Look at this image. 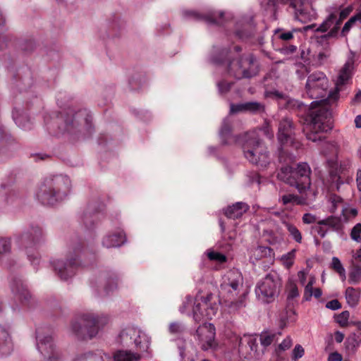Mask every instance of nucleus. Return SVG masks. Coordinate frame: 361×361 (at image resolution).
Masks as SVG:
<instances>
[{"mask_svg": "<svg viewBox=\"0 0 361 361\" xmlns=\"http://www.w3.org/2000/svg\"><path fill=\"white\" fill-rule=\"evenodd\" d=\"M329 82L326 75L320 71L310 74L305 89L307 95L316 100L311 103L310 122L306 126L307 140L317 142L322 140L320 133H326L332 128L331 112L328 104L338 99L337 92L328 91Z\"/></svg>", "mask_w": 361, "mask_h": 361, "instance_id": "obj_1", "label": "nucleus"}, {"mask_svg": "<svg viewBox=\"0 0 361 361\" xmlns=\"http://www.w3.org/2000/svg\"><path fill=\"white\" fill-rule=\"evenodd\" d=\"M221 141L225 145L238 142L242 145L245 157L251 163L260 167H266L269 164L267 148L258 137L256 130L246 133L241 137L231 135V124L228 118L224 121L220 130Z\"/></svg>", "mask_w": 361, "mask_h": 361, "instance_id": "obj_2", "label": "nucleus"}, {"mask_svg": "<svg viewBox=\"0 0 361 361\" xmlns=\"http://www.w3.org/2000/svg\"><path fill=\"white\" fill-rule=\"evenodd\" d=\"M224 304L230 312L245 306L247 292L243 290V277L238 269H233L222 276L220 285Z\"/></svg>", "mask_w": 361, "mask_h": 361, "instance_id": "obj_3", "label": "nucleus"}, {"mask_svg": "<svg viewBox=\"0 0 361 361\" xmlns=\"http://www.w3.org/2000/svg\"><path fill=\"white\" fill-rule=\"evenodd\" d=\"M212 294H207L206 297L198 294L195 298L188 295L179 307V311L181 314L192 317L196 322L212 319L218 310L216 304H212Z\"/></svg>", "mask_w": 361, "mask_h": 361, "instance_id": "obj_4", "label": "nucleus"}, {"mask_svg": "<svg viewBox=\"0 0 361 361\" xmlns=\"http://www.w3.org/2000/svg\"><path fill=\"white\" fill-rule=\"evenodd\" d=\"M71 180L67 176H58L43 183L36 197L44 204H54L63 200L71 190Z\"/></svg>", "mask_w": 361, "mask_h": 361, "instance_id": "obj_5", "label": "nucleus"}, {"mask_svg": "<svg viewBox=\"0 0 361 361\" xmlns=\"http://www.w3.org/2000/svg\"><path fill=\"white\" fill-rule=\"evenodd\" d=\"M311 169L307 163H300L293 169L290 166L282 167L278 173V178L284 183L294 186L301 194L310 189Z\"/></svg>", "mask_w": 361, "mask_h": 361, "instance_id": "obj_6", "label": "nucleus"}, {"mask_svg": "<svg viewBox=\"0 0 361 361\" xmlns=\"http://www.w3.org/2000/svg\"><path fill=\"white\" fill-rule=\"evenodd\" d=\"M108 319L105 315H96L90 312H82L73 321L71 328L78 337L91 338L97 335L99 326L106 324Z\"/></svg>", "mask_w": 361, "mask_h": 361, "instance_id": "obj_7", "label": "nucleus"}, {"mask_svg": "<svg viewBox=\"0 0 361 361\" xmlns=\"http://www.w3.org/2000/svg\"><path fill=\"white\" fill-rule=\"evenodd\" d=\"M258 73V63L253 55L244 54L237 56L229 60L226 68V74L236 80L250 78Z\"/></svg>", "mask_w": 361, "mask_h": 361, "instance_id": "obj_8", "label": "nucleus"}, {"mask_svg": "<svg viewBox=\"0 0 361 361\" xmlns=\"http://www.w3.org/2000/svg\"><path fill=\"white\" fill-rule=\"evenodd\" d=\"M43 239L42 230L39 226H31L23 233L15 235V243L19 247H23L31 264L36 267L39 264V255L35 247Z\"/></svg>", "mask_w": 361, "mask_h": 361, "instance_id": "obj_9", "label": "nucleus"}, {"mask_svg": "<svg viewBox=\"0 0 361 361\" xmlns=\"http://www.w3.org/2000/svg\"><path fill=\"white\" fill-rule=\"evenodd\" d=\"M281 285V279L276 272L267 274L255 286L257 298L264 303L274 301L279 295Z\"/></svg>", "mask_w": 361, "mask_h": 361, "instance_id": "obj_10", "label": "nucleus"}, {"mask_svg": "<svg viewBox=\"0 0 361 361\" xmlns=\"http://www.w3.org/2000/svg\"><path fill=\"white\" fill-rule=\"evenodd\" d=\"M312 1L313 0H269L268 4L277 7L280 4L289 3L293 9L295 18L305 23L317 18V12L312 7Z\"/></svg>", "mask_w": 361, "mask_h": 361, "instance_id": "obj_11", "label": "nucleus"}, {"mask_svg": "<svg viewBox=\"0 0 361 361\" xmlns=\"http://www.w3.org/2000/svg\"><path fill=\"white\" fill-rule=\"evenodd\" d=\"M80 252V248L77 247L72 251H69L66 262L61 259L52 261L51 263L55 271L62 280H68L74 275L76 267L80 264V262L77 259Z\"/></svg>", "mask_w": 361, "mask_h": 361, "instance_id": "obj_12", "label": "nucleus"}, {"mask_svg": "<svg viewBox=\"0 0 361 361\" xmlns=\"http://www.w3.org/2000/svg\"><path fill=\"white\" fill-rule=\"evenodd\" d=\"M37 348L47 361H56L60 357L54 343L52 336L43 329L36 331Z\"/></svg>", "mask_w": 361, "mask_h": 361, "instance_id": "obj_13", "label": "nucleus"}, {"mask_svg": "<svg viewBox=\"0 0 361 361\" xmlns=\"http://www.w3.org/2000/svg\"><path fill=\"white\" fill-rule=\"evenodd\" d=\"M338 8L337 7H329L327 8L326 11L328 13V16L323 20V22L319 24H312L304 27L305 31L307 32L309 30H312L314 32H321L324 33L328 32L324 37L326 38H332L336 37L338 33H336L335 35H330V33L334 27L337 26L338 23Z\"/></svg>", "mask_w": 361, "mask_h": 361, "instance_id": "obj_14", "label": "nucleus"}, {"mask_svg": "<svg viewBox=\"0 0 361 361\" xmlns=\"http://www.w3.org/2000/svg\"><path fill=\"white\" fill-rule=\"evenodd\" d=\"M196 337L201 348L204 350L214 348L216 345L215 341V328L212 324L204 323L196 331Z\"/></svg>", "mask_w": 361, "mask_h": 361, "instance_id": "obj_15", "label": "nucleus"}, {"mask_svg": "<svg viewBox=\"0 0 361 361\" xmlns=\"http://www.w3.org/2000/svg\"><path fill=\"white\" fill-rule=\"evenodd\" d=\"M121 338L125 339L130 337L133 340L135 345L140 352H145L149 346L150 338L145 332L141 329L130 326L123 330L120 334Z\"/></svg>", "mask_w": 361, "mask_h": 361, "instance_id": "obj_16", "label": "nucleus"}, {"mask_svg": "<svg viewBox=\"0 0 361 361\" xmlns=\"http://www.w3.org/2000/svg\"><path fill=\"white\" fill-rule=\"evenodd\" d=\"M293 126L292 121L288 118L282 119L279 125L278 140L282 145L292 143Z\"/></svg>", "mask_w": 361, "mask_h": 361, "instance_id": "obj_17", "label": "nucleus"}, {"mask_svg": "<svg viewBox=\"0 0 361 361\" xmlns=\"http://www.w3.org/2000/svg\"><path fill=\"white\" fill-rule=\"evenodd\" d=\"M353 68V62L348 61L340 70L336 81V87L334 90V92H337L338 96V92L340 91V87L345 85L350 79Z\"/></svg>", "mask_w": 361, "mask_h": 361, "instance_id": "obj_18", "label": "nucleus"}, {"mask_svg": "<svg viewBox=\"0 0 361 361\" xmlns=\"http://www.w3.org/2000/svg\"><path fill=\"white\" fill-rule=\"evenodd\" d=\"M239 348L240 350H243L245 348L247 355L251 357H259V354L257 350V339L252 336H244L240 341Z\"/></svg>", "mask_w": 361, "mask_h": 361, "instance_id": "obj_19", "label": "nucleus"}, {"mask_svg": "<svg viewBox=\"0 0 361 361\" xmlns=\"http://www.w3.org/2000/svg\"><path fill=\"white\" fill-rule=\"evenodd\" d=\"M126 242V236L123 231L109 233L102 240V245L107 248L119 247Z\"/></svg>", "mask_w": 361, "mask_h": 361, "instance_id": "obj_20", "label": "nucleus"}, {"mask_svg": "<svg viewBox=\"0 0 361 361\" xmlns=\"http://www.w3.org/2000/svg\"><path fill=\"white\" fill-rule=\"evenodd\" d=\"M249 209L247 204L243 202H237L229 206L225 210L226 216L229 219H238L241 217Z\"/></svg>", "mask_w": 361, "mask_h": 361, "instance_id": "obj_21", "label": "nucleus"}, {"mask_svg": "<svg viewBox=\"0 0 361 361\" xmlns=\"http://www.w3.org/2000/svg\"><path fill=\"white\" fill-rule=\"evenodd\" d=\"M279 202L288 207L294 205L305 204L307 200L293 194H280Z\"/></svg>", "mask_w": 361, "mask_h": 361, "instance_id": "obj_22", "label": "nucleus"}, {"mask_svg": "<svg viewBox=\"0 0 361 361\" xmlns=\"http://www.w3.org/2000/svg\"><path fill=\"white\" fill-rule=\"evenodd\" d=\"M13 350V343L8 333L0 328V355H8Z\"/></svg>", "mask_w": 361, "mask_h": 361, "instance_id": "obj_23", "label": "nucleus"}, {"mask_svg": "<svg viewBox=\"0 0 361 361\" xmlns=\"http://www.w3.org/2000/svg\"><path fill=\"white\" fill-rule=\"evenodd\" d=\"M319 224L328 226L338 234L341 235L343 233L344 226L339 217L330 216L326 219L320 220Z\"/></svg>", "mask_w": 361, "mask_h": 361, "instance_id": "obj_24", "label": "nucleus"}, {"mask_svg": "<svg viewBox=\"0 0 361 361\" xmlns=\"http://www.w3.org/2000/svg\"><path fill=\"white\" fill-rule=\"evenodd\" d=\"M12 292L18 296L19 299L28 300L31 295L27 290L26 286L23 284V281L20 279L14 280L11 283Z\"/></svg>", "mask_w": 361, "mask_h": 361, "instance_id": "obj_25", "label": "nucleus"}, {"mask_svg": "<svg viewBox=\"0 0 361 361\" xmlns=\"http://www.w3.org/2000/svg\"><path fill=\"white\" fill-rule=\"evenodd\" d=\"M178 345L180 361H195V350L193 346L189 343H185L183 345Z\"/></svg>", "mask_w": 361, "mask_h": 361, "instance_id": "obj_26", "label": "nucleus"}, {"mask_svg": "<svg viewBox=\"0 0 361 361\" xmlns=\"http://www.w3.org/2000/svg\"><path fill=\"white\" fill-rule=\"evenodd\" d=\"M361 291L359 288L348 287L345 292L347 303L352 307H356L360 301Z\"/></svg>", "mask_w": 361, "mask_h": 361, "instance_id": "obj_27", "label": "nucleus"}, {"mask_svg": "<svg viewBox=\"0 0 361 361\" xmlns=\"http://www.w3.org/2000/svg\"><path fill=\"white\" fill-rule=\"evenodd\" d=\"M114 361H137L140 359L138 353L130 350H118L114 354Z\"/></svg>", "mask_w": 361, "mask_h": 361, "instance_id": "obj_28", "label": "nucleus"}, {"mask_svg": "<svg viewBox=\"0 0 361 361\" xmlns=\"http://www.w3.org/2000/svg\"><path fill=\"white\" fill-rule=\"evenodd\" d=\"M186 17L192 18L197 20H204L207 23H218L216 19V13L213 11L209 12L207 15H202L195 11H186L184 12Z\"/></svg>", "mask_w": 361, "mask_h": 361, "instance_id": "obj_29", "label": "nucleus"}, {"mask_svg": "<svg viewBox=\"0 0 361 361\" xmlns=\"http://www.w3.org/2000/svg\"><path fill=\"white\" fill-rule=\"evenodd\" d=\"M13 118L18 126L23 130H28L30 128V120L25 114H20L18 111L14 110L13 111Z\"/></svg>", "mask_w": 361, "mask_h": 361, "instance_id": "obj_30", "label": "nucleus"}, {"mask_svg": "<svg viewBox=\"0 0 361 361\" xmlns=\"http://www.w3.org/2000/svg\"><path fill=\"white\" fill-rule=\"evenodd\" d=\"M354 10V7L353 5H350L347 6L346 8L338 11V15H339V17L338 18V23L337 26L331 30L330 35H335L336 33H338V31L340 30V26L342 23V21L346 18Z\"/></svg>", "mask_w": 361, "mask_h": 361, "instance_id": "obj_31", "label": "nucleus"}, {"mask_svg": "<svg viewBox=\"0 0 361 361\" xmlns=\"http://www.w3.org/2000/svg\"><path fill=\"white\" fill-rule=\"evenodd\" d=\"M274 255L273 250L266 246H258L253 250V256L256 259L272 258Z\"/></svg>", "mask_w": 361, "mask_h": 361, "instance_id": "obj_32", "label": "nucleus"}, {"mask_svg": "<svg viewBox=\"0 0 361 361\" xmlns=\"http://www.w3.org/2000/svg\"><path fill=\"white\" fill-rule=\"evenodd\" d=\"M348 282L350 284H358L361 282V266L353 264L348 274Z\"/></svg>", "mask_w": 361, "mask_h": 361, "instance_id": "obj_33", "label": "nucleus"}, {"mask_svg": "<svg viewBox=\"0 0 361 361\" xmlns=\"http://www.w3.org/2000/svg\"><path fill=\"white\" fill-rule=\"evenodd\" d=\"M361 340L356 334H350L345 341L347 350L354 353L360 345Z\"/></svg>", "mask_w": 361, "mask_h": 361, "instance_id": "obj_34", "label": "nucleus"}, {"mask_svg": "<svg viewBox=\"0 0 361 361\" xmlns=\"http://www.w3.org/2000/svg\"><path fill=\"white\" fill-rule=\"evenodd\" d=\"M330 51L329 49H324L314 54L312 56V63L316 66L323 65L330 56Z\"/></svg>", "mask_w": 361, "mask_h": 361, "instance_id": "obj_35", "label": "nucleus"}, {"mask_svg": "<svg viewBox=\"0 0 361 361\" xmlns=\"http://www.w3.org/2000/svg\"><path fill=\"white\" fill-rule=\"evenodd\" d=\"M296 250L293 249L290 252L283 255L280 257L281 264L286 268L290 269L294 264Z\"/></svg>", "mask_w": 361, "mask_h": 361, "instance_id": "obj_36", "label": "nucleus"}, {"mask_svg": "<svg viewBox=\"0 0 361 361\" xmlns=\"http://www.w3.org/2000/svg\"><path fill=\"white\" fill-rule=\"evenodd\" d=\"M358 214L356 208L350 207L349 204H345L341 210V216L344 221L348 222L350 219L355 217Z\"/></svg>", "mask_w": 361, "mask_h": 361, "instance_id": "obj_37", "label": "nucleus"}, {"mask_svg": "<svg viewBox=\"0 0 361 361\" xmlns=\"http://www.w3.org/2000/svg\"><path fill=\"white\" fill-rule=\"evenodd\" d=\"M331 267L339 274L342 281L345 280V270L338 257H334L332 258Z\"/></svg>", "mask_w": 361, "mask_h": 361, "instance_id": "obj_38", "label": "nucleus"}, {"mask_svg": "<svg viewBox=\"0 0 361 361\" xmlns=\"http://www.w3.org/2000/svg\"><path fill=\"white\" fill-rule=\"evenodd\" d=\"M207 255L209 260L214 261L220 264L226 262L227 259V257L224 254L213 250H208Z\"/></svg>", "mask_w": 361, "mask_h": 361, "instance_id": "obj_39", "label": "nucleus"}, {"mask_svg": "<svg viewBox=\"0 0 361 361\" xmlns=\"http://www.w3.org/2000/svg\"><path fill=\"white\" fill-rule=\"evenodd\" d=\"M329 202L331 204L329 211L331 213H334L339 207L343 208V206L345 204L343 199L336 195H332L330 196Z\"/></svg>", "mask_w": 361, "mask_h": 361, "instance_id": "obj_40", "label": "nucleus"}, {"mask_svg": "<svg viewBox=\"0 0 361 361\" xmlns=\"http://www.w3.org/2000/svg\"><path fill=\"white\" fill-rule=\"evenodd\" d=\"M287 298L288 300H293L299 297L300 293L296 283L293 281H289L287 284Z\"/></svg>", "mask_w": 361, "mask_h": 361, "instance_id": "obj_41", "label": "nucleus"}, {"mask_svg": "<svg viewBox=\"0 0 361 361\" xmlns=\"http://www.w3.org/2000/svg\"><path fill=\"white\" fill-rule=\"evenodd\" d=\"M276 334L263 332L260 335V343L264 347L270 345L275 341Z\"/></svg>", "mask_w": 361, "mask_h": 361, "instance_id": "obj_42", "label": "nucleus"}, {"mask_svg": "<svg viewBox=\"0 0 361 361\" xmlns=\"http://www.w3.org/2000/svg\"><path fill=\"white\" fill-rule=\"evenodd\" d=\"M105 280V289L106 292H109L116 289L117 287V279L114 274H111L109 276H104Z\"/></svg>", "mask_w": 361, "mask_h": 361, "instance_id": "obj_43", "label": "nucleus"}, {"mask_svg": "<svg viewBox=\"0 0 361 361\" xmlns=\"http://www.w3.org/2000/svg\"><path fill=\"white\" fill-rule=\"evenodd\" d=\"M233 82H228L226 79H222L216 82L219 93L221 94L227 93L231 88Z\"/></svg>", "mask_w": 361, "mask_h": 361, "instance_id": "obj_44", "label": "nucleus"}, {"mask_svg": "<svg viewBox=\"0 0 361 361\" xmlns=\"http://www.w3.org/2000/svg\"><path fill=\"white\" fill-rule=\"evenodd\" d=\"M293 345V340L290 336H286V338L275 348L276 354L288 350Z\"/></svg>", "mask_w": 361, "mask_h": 361, "instance_id": "obj_45", "label": "nucleus"}, {"mask_svg": "<svg viewBox=\"0 0 361 361\" xmlns=\"http://www.w3.org/2000/svg\"><path fill=\"white\" fill-rule=\"evenodd\" d=\"M245 110L253 113L262 112L264 111V106L259 102H247L245 103Z\"/></svg>", "mask_w": 361, "mask_h": 361, "instance_id": "obj_46", "label": "nucleus"}, {"mask_svg": "<svg viewBox=\"0 0 361 361\" xmlns=\"http://www.w3.org/2000/svg\"><path fill=\"white\" fill-rule=\"evenodd\" d=\"M350 238L357 243H361V224H356L350 232Z\"/></svg>", "mask_w": 361, "mask_h": 361, "instance_id": "obj_47", "label": "nucleus"}, {"mask_svg": "<svg viewBox=\"0 0 361 361\" xmlns=\"http://www.w3.org/2000/svg\"><path fill=\"white\" fill-rule=\"evenodd\" d=\"M356 23H358L356 18H355L353 16L350 17V19L344 24L341 30V35L346 36Z\"/></svg>", "mask_w": 361, "mask_h": 361, "instance_id": "obj_48", "label": "nucleus"}, {"mask_svg": "<svg viewBox=\"0 0 361 361\" xmlns=\"http://www.w3.org/2000/svg\"><path fill=\"white\" fill-rule=\"evenodd\" d=\"M287 229L293 238L298 243H300L302 240V235L299 230L293 225H287Z\"/></svg>", "mask_w": 361, "mask_h": 361, "instance_id": "obj_49", "label": "nucleus"}, {"mask_svg": "<svg viewBox=\"0 0 361 361\" xmlns=\"http://www.w3.org/2000/svg\"><path fill=\"white\" fill-rule=\"evenodd\" d=\"M350 317V313L348 311H343L339 314L336 317V322L342 327H345L348 325V321Z\"/></svg>", "mask_w": 361, "mask_h": 361, "instance_id": "obj_50", "label": "nucleus"}, {"mask_svg": "<svg viewBox=\"0 0 361 361\" xmlns=\"http://www.w3.org/2000/svg\"><path fill=\"white\" fill-rule=\"evenodd\" d=\"M305 354V350L302 345L298 344L295 346L292 352V360L293 361H298V359L301 358Z\"/></svg>", "mask_w": 361, "mask_h": 361, "instance_id": "obj_51", "label": "nucleus"}, {"mask_svg": "<svg viewBox=\"0 0 361 361\" xmlns=\"http://www.w3.org/2000/svg\"><path fill=\"white\" fill-rule=\"evenodd\" d=\"M11 250V241L8 238H0V254L9 252Z\"/></svg>", "mask_w": 361, "mask_h": 361, "instance_id": "obj_52", "label": "nucleus"}, {"mask_svg": "<svg viewBox=\"0 0 361 361\" xmlns=\"http://www.w3.org/2000/svg\"><path fill=\"white\" fill-rule=\"evenodd\" d=\"M324 225L320 224L319 221L317 224L314 227V231L322 238H324L328 233V229L324 228Z\"/></svg>", "mask_w": 361, "mask_h": 361, "instance_id": "obj_53", "label": "nucleus"}, {"mask_svg": "<svg viewBox=\"0 0 361 361\" xmlns=\"http://www.w3.org/2000/svg\"><path fill=\"white\" fill-rule=\"evenodd\" d=\"M183 329V326L180 323L173 322L169 325V331L172 334L180 333Z\"/></svg>", "mask_w": 361, "mask_h": 361, "instance_id": "obj_54", "label": "nucleus"}, {"mask_svg": "<svg viewBox=\"0 0 361 361\" xmlns=\"http://www.w3.org/2000/svg\"><path fill=\"white\" fill-rule=\"evenodd\" d=\"M264 236H266V240L270 243V244H276L279 243L281 240L279 237L277 236H273L271 232L266 231L264 233Z\"/></svg>", "mask_w": 361, "mask_h": 361, "instance_id": "obj_55", "label": "nucleus"}, {"mask_svg": "<svg viewBox=\"0 0 361 361\" xmlns=\"http://www.w3.org/2000/svg\"><path fill=\"white\" fill-rule=\"evenodd\" d=\"M243 111H246L245 103L235 104V105L231 104V106H230V113L231 114L238 113V112Z\"/></svg>", "mask_w": 361, "mask_h": 361, "instance_id": "obj_56", "label": "nucleus"}, {"mask_svg": "<svg viewBox=\"0 0 361 361\" xmlns=\"http://www.w3.org/2000/svg\"><path fill=\"white\" fill-rule=\"evenodd\" d=\"M314 289L313 286H310V285H306L305 286L304 299L305 300L309 301L311 300Z\"/></svg>", "mask_w": 361, "mask_h": 361, "instance_id": "obj_57", "label": "nucleus"}, {"mask_svg": "<svg viewBox=\"0 0 361 361\" xmlns=\"http://www.w3.org/2000/svg\"><path fill=\"white\" fill-rule=\"evenodd\" d=\"M326 307L332 310H336L341 307V305L338 300H332L326 303Z\"/></svg>", "mask_w": 361, "mask_h": 361, "instance_id": "obj_58", "label": "nucleus"}, {"mask_svg": "<svg viewBox=\"0 0 361 361\" xmlns=\"http://www.w3.org/2000/svg\"><path fill=\"white\" fill-rule=\"evenodd\" d=\"M316 220H317L316 216L310 213H306L302 216V221L307 224H312V223L315 222Z\"/></svg>", "mask_w": 361, "mask_h": 361, "instance_id": "obj_59", "label": "nucleus"}, {"mask_svg": "<svg viewBox=\"0 0 361 361\" xmlns=\"http://www.w3.org/2000/svg\"><path fill=\"white\" fill-rule=\"evenodd\" d=\"M342 355L337 352L331 353L328 357V361H342Z\"/></svg>", "mask_w": 361, "mask_h": 361, "instance_id": "obj_60", "label": "nucleus"}, {"mask_svg": "<svg viewBox=\"0 0 361 361\" xmlns=\"http://www.w3.org/2000/svg\"><path fill=\"white\" fill-rule=\"evenodd\" d=\"M297 49L296 46L295 45H288L282 49V52L285 54H290L294 53Z\"/></svg>", "mask_w": 361, "mask_h": 361, "instance_id": "obj_61", "label": "nucleus"}, {"mask_svg": "<svg viewBox=\"0 0 361 361\" xmlns=\"http://www.w3.org/2000/svg\"><path fill=\"white\" fill-rule=\"evenodd\" d=\"M307 272L304 270L300 271L298 273V276L300 282L302 285H305L306 278H307Z\"/></svg>", "mask_w": 361, "mask_h": 361, "instance_id": "obj_62", "label": "nucleus"}, {"mask_svg": "<svg viewBox=\"0 0 361 361\" xmlns=\"http://www.w3.org/2000/svg\"><path fill=\"white\" fill-rule=\"evenodd\" d=\"M356 183L357 188L361 192V169H358L356 173Z\"/></svg>", "mask_w": 361, "mask_h": 361, "instance_id": "obj_63", "label": "nucleus"}, {"mask_svg": "<svg viewBox=\"0 0 361 361\" xmlns=\"http://www.w3.org/2000/svg\"><path fill=\"white\" fill-rule=\"evenodd\" d=\"M359 1H360V4L357 8L356 13L355 15H353V16L355 18H356L358 23L361 24V0Z\"/></svg>", "mask_w": 361, "mask_h": 361, "instance_id": "obj_64", "label": "nucleus"}]
</instances>
